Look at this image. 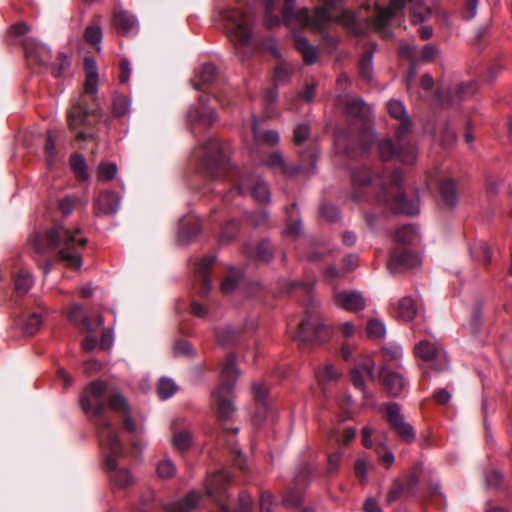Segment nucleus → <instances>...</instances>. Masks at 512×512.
<instances>
[{"instance_id": "f257e3e1", "label": "nucleus", "mask_w": 512, "mask_h": 512, "mask_svg": "<svg viewBox=\"0 0 512 512\" xmlns=\"http://www.w3.org/2000/svg\"><path fill=\"white\" fill-rule=\"evenodd\" d=\"M106 386H89L84 390L81 398L82 409L95 418L99 444L106 455V467L109 470V479L114 487L123 489L133 484L134 479L130 471L117 468L115 456L121 454L122 443L110 421L105 418V389Z\"/></svg>"}, {"instance_id": "f03ea898", "label": "nucleus", "mask_w": 512, "mask_h": 512, "mask_svg": "<svg viewBox=\"0 0 512 512\" xmlns=\"http://www.w3.org/2000/svg\"><path fill=\"white\" fill-rule=\"evenodd\" d=\"M402 174L399 170L389 176L376 175L362 167L352 173V196L355 200L362 199L366 194L376 192L374 202L384 210L393 213L416 215L419 213V200H407L402 192Z\"/></svg>"}, {"instance_id": "7ed1b4c3", "label": "nucleus", "mask_w": 512, "mask_h": 512, "mask_svg": "<svg viewBox=\"0 0 512 512\" xmlns=\"http://www.w3.org/2000/svg\"><path fill=\"white\" fill-rule=\"evenodd\" d=\"M323 6L314 13L306 8L294 10V0H285L282 21L288 27L297 25L323 31L331 22H340L346 26L354 24L352 12L343 9V0H321Z\"/></svg>"}, {"instance_id": "20e7f679", "label": "nucleus", "mask_w": 512, "mask_h": 512, "mask_svg": "<svg viewBox=\"0 0 512 512\" xmlns=\"http://www.w3.org/2000/svg\"><path fill=\"white\" fill-rule=\"evenodd\" d=\"M84 71L86 75L84 92L67 114L69 127L76 132V140L78 141L87 138V134L78 131V129L88 126V116L98 108L95 97L98 87V69L94 59L88 57L84 59Z\"/></svg>"}, {"instance_id": "39448f33", "label": "nucleus", "mask_w": 512, "mask_h": 512, "mask_svg": "<svg viewBox=\"0 0 512 512\" xmlns=\"http://www.w3.org/2000/svg\"><path fill=\"white\" fill-rule=\"evenodd\" d=\"M46 240L51 247H58L59 257L71 268L82 266V251L87 245V239L80 229L70 230L62 226L48 230L44 238H37L35 249L38 253H44L45 249L40 242Z\"/></svg>"}, {"instance_id": "423d86ee", "label": "nucleus", "mask_w": 512, "mask_h": 512, "mask_svg": "<svg viewBox=\"0 0 512 512\" xmlns=\"http://www.w3.org/2000/svg\"><path fill=\"white\" fill-rule=\"evenodd\" d=\"M224 30L236 48L250 44L252 37L253 17L250 13L238 8H229L222 12Z\"/></svg>"}, {"instance_id": "0eeeda50", "label": "nucleus", "mask_w": 512, "mask_h": 512, "mask_svg": "<svg viewBox=\"0 0 512 512\" xmlns=\"http://www.w3.org/2000/svg\"><path fill=\"white\" fill-rule=\"evenodd\" d=\"M197 157L205 173L213 178L224 177L229 170V160L223 145L211 138L196 150Z\"/></svg>"}, {"instance_id": "6e6552de", "label": "nucleus", "mask_w": 512, "mask_h": 512, "mask_svg": "<svg viewBox=\"0 0 512 512\" xmlns=\"http://www.w3.org/2000/svg\"><path fill=\"white\" fill-rule=\"evenodd\" d=\"M410 0H373L368 4L366 10L369 11L366 19L370 22L373 29L379 33L389 25L391 20L400 15Z\"/></svg>"}, {"instance_id": "1a4fd4ad", "label": "nucleus", "mask_w": 512, "mask_h": 512, "mask_svg": "<svg viewBox=\"0 0 512 512\" xmlns=\"http://www.w3.org/2000/svg\"><path fill=\"white\" fill-rule=\"evenodd\" d=\"M229 475L223 471L217 472L208 478L206 484L207 494L214 497L219 503V512H232L226 504L222 501L221 497L226 493V484L229 482ZM239 507L238 510L233 512H251L253 507L252 497L246 492L242 491L238 497Z\"/></svg>"}, {"instance_id": "9d476101", "label": "nucleus", "mask_w": 512, "mask_h": 512, "mask_svg": "<svg viewBox=\"0 0 512 512\" xmlns=\"http://www.w3.org/2000/svg\"><path fill=\"white\" fill-rule=\"evenodd\" d=\"M404 137L397 138L398 148H395L391 139L386 138L378 143L380 157L388 161L396 156L403 164L412 165L417 159V149L414 145L404 142Z\"/></svg>"}, {"instance_id": "9b49d317", "label": "nucleus", "mask_w": 512, "mask_h": 512, "mask_svg": "<svg viewBox=\"0 0 512 512\" xmlns=\"http://www.w3.org/2000/svg\"><path fill=\"white\" fill-rule=\"evenodd\" d=\"M317 154L318 150L316 147L311 148L308 152L301 153L300 157L302 162L304 163L307 160L309 167H305L304 165L302 167H289L286 164L283 155L279 152L270 154L265 160L264 164L276 172L293 176L296 175L300 169L313 171L316 165Z\"/></svg>"}, {"instance_id": "f8f14e48", "label": "nucleus", "mask_w": 512, "mask_h": 512, "mask_svg": "<svg viewBox=\"0 0 512 512\" xmlns=\"http://www.w3.org/2000/svg\"><path fill=\"white\" fill-rule=\"evenodd\" d=\"M417 358L429 363L436 370H442L448 365L445 351L435 342L430 340L419 341L414 348Z\"/></svg>"}, {"instance_id": "ddd939ff", "label": "nucleus", "mask_w": 512, "mask_h": 512, "mask_svg": "<svg viewBox=\"0 0 512 512\" xmlns=\"http://www.w3.org/2000/svg\"><path fill=\"white\" fill-rule=\"evenodd\" d=\"M386 420L404 442L412 443L415 440V430L410 423L405 421L399 404L393 402L386 405Z\"/></svg>"}, {"instance_id": "4468645a", "label": "nucleus", "mask_w": 512, "mask_h": 512, "mask_svg": "<svg viewBox=\"0 0 512 512\" xmlns=\"http://www.w3.org/2000/svg\"><path fill=\"white\" fill-rule=\"evenodd\" d=\"M346 113L349 117L359 120L361 126L367 125L369 107L358 98H351L346 101ZM374 138V132L370 127H365L360 135V141L363 149L367 151L370 148L369 141Z\"/></svg>"}, {"instance_id": "2eb2a0df", "label": "nucleus", "mask_w": 512, "mask_h": 512, "mask_svg": "<svg viewBox=\"0 0 512 512\" xmlns=\"http://www.w3.org/2000/svg\"><path fill=\"white\" fill-rule=\"evenodd\" d=\"M312 467L305 465L295 476L294 486L288 489L283 496V503L288 507H296L303 501L304 488L310 484Z\"/></svg>"}, {"instance_id": "dca6fc26", "label": "nucleus", "mask_w": 512, "mask_h": 512, "mask_svg": "<svg viewBox=\"0 0 512 512\" xmlns=\"http://www.w3.org/2000/svg\"><path fill=\"white\" fill-rule=\"evenodd\" d=\"M211 397L218 417L223 420L230 419L235 412L233 386H217Z\"/></svg>"}, {"instance_id": "f3484780", "label": "nucleus", "mask_w": 512, "mask_h": 512, "mask_svg": "<svg viewBox=\"0 0 512 512\" xmlns=\"http://www.w3.org/2000/svg\"><path fill=\"white\" fill-rule=\"evenodd\" d=\"M420 264L418 254L408 249H397L391 254L387 267L392 274H396L418 267Z\"/></svg>"}, {"instance_id": "a211bd4d", "label": "nucleus", "mask_w": 512, "mask_h": 512, "mask_svg": "<svg viewBox=\"0 0 512 512\" xmlns=\"http://www.w3.org/2000/svg\"><path fill=\"white\" fill-rule=\"evenodd\" d=\"M237 190L239 193L250 191L251 195L261 203H268L270 201V189L262 180L255 179L253 176L242 177L238 183Z\"/></svg>"}, {"instance_id": "6ab92c4d", "label": "nucleus", "mask_w": 512, "mask_h": 512, "mask_svg": "<svg viewBox=\"0 0 512 512\" xmlns=\"http://www.w3.org/2000/svg\"><path fill=\"white\" fill-rule=\"evenodd\" d=\"M334 303L336 306L352 313L362 311L366 306L364 297L361 293L356 291L335 292Z\"/></svg>"}, {"instance_id": "aec40b11", "label": "nucleus", "mask_w": 512, "mask_h": 512, "mask_svg": "<svg viewBox=\"0 0 512 512\" xmlns=\"http://www.w3.org/2000/svg\"><path fill=\"white\" fill-rule=\"evenodd\" d=\"M313 330L315 339L323 342L330 336V328L325 326L319 318L304 319L299 324L297 336L303 340L309 337L308 333Z\"/></svg>"}, {"instance_id": "412c9836", "label": "nucleus", "mask_w": 512, "mask_h": 512, "mask_svg": "<svg viewBox=\"0 0 512 512\" xmlns=\"http://www.w3.org/2000/svg\"><path fill=\"white\" fill-rule=\"evenodd\" d=\"M387 107L390 116L399 121L397 137L400 139L410 133L412 124L403 103L398 100H390Z\"/></svg>"}, {"instance_id": "4be33fe9", "label": "nucleus", "mask_w": 512, "mask_h": 512, "mask_svg": "<svg viewBox=\"0 0 512 512\" xmlns=\"http://www.w3.org/2000/svg\"><path fill=\"white\" fill-rule=\"evenodd\" d=\"M375 364L370 356L363 357L357 366L351 371V381L353 384H365L374 382Z\"/></svg>"}, {"instance_id": "5701e85b", "label": "nucleus", "mask_w": 512, "mask_h": 512, "mask_svg": "<svg viewBox=\"0 0 512 512\" xmlns=\"http://www.w3.org/2000/svg\"><path fill=\"white\" fill-rule=\"evenodd\" d=\"M120 198L111 191L100 192L94 201V211L96 215H112L119 208Z\"/></svg>"}, {"instance_id": "b1692460", "label": "nucleus", "mask_w": 512, "mask_h": 512, "mask_svg": "<svg viewBox=\"0 0 512 512\" xmlns=\"http://www.w3.org/2000/svg\"><path fill=\"white\" fill-rule=\"evenodd\" d=\"M478 90V86L475 82H468L459 85L454 93H448L445 96H440V101L443 106L451 107L458 104L461 100H464L474 95Z\"/></svg>"}, {"instance_id": "393cba45", "label": "nucleus", "mask_w": 512, "mask_h": 512, "mask_svg": "<svg viewBox=\"0 0 512 512\" xmlns=\"http://www.w3.org/2000/svg\"><path fill=\"white\" fill-rule=\"evenodd\" d=\"M257 412L254 416V421L261 423L268 412L270 406L269 389L268 386H253L252 390Z\"/></svg>"}, {"instance_id": "a878e982", "label": "nucleus", "mask_w": 512, "mask_h": 512, "mask_svg": "<svg viewBox=\"0 0 512 512\" xmlns=\"http://www.w3.org/2000/svg\"><path fill=\"white\" fill-rule=\"evenodd\" d=\"M113 24L121 35H134L138 30V24L133 15L119 11L114 14Z\"/></svg>"}, {"instance_id": "bb28decb", "label": "nucleus", "mask_w": 512, "mask_h": 512, "mask_svg": "<svg viewBox=\"0 0 512 512\" xmlns=\"http://www.w3.org/2000/svg\"><path fill=\"white\" fill-rule=\"evenodd\" d=\"M201 494L197 491L189 492L183 499L167 503L166 512H191L199 503Z\"/></svg>"}, {"instance_id": "cd10ccee", "label": "nucleus", "mask_w": 512, "mask_h": 512, "mask_svg": "<svg viewBox=\"0 0 512 512\" xmlns=\"http://www.w3.org/2000/svg\"><path fill=\"white\" fill-rule=\"evenodd\" d=\"M399 55L401 57L407 58L411 61V66L408 71V74L405 78L406 87L408 90L411 89L412 83L414 81V78L417 74L416 71V64L418 63L417 59V49L414 45L409 43H403L399 47Z\"/></svg>"}, {"instance_id": "c85d7f7f", "label": "nucleus", "mask_w": 512, "mask_h": 512, "mask_svg": "<svg viewBox=\"0 0 512 512\" xmlns=\"http://www.w3.org/2000/svg\"><path fill=\"white\" fill-rule=\"evenodd\" d=\"M214 261V257L206 256L199 260V262L196 264L195 273L198 280L200 281L201 294H207L211 288V283L208 278V271L212 267Z\"/></svg>"}, {"instance_id": "c756f323", "label": "nucleus", "mask_w": 512, "mask_h": 512, "mask_svg": "<svg viewBox=\"0 0 512 512\" xmlns=\"http://www.w3.org/2000/svg\"><path fill=\"white\" fill-rule=\"evenodd\" d=\"M241 370L236 363L234 354L227 355L221 369L222 384H235L240 380Z\"/></svg>"}, {"instance_id": "7c9ffc66", "label": "nucleus", "mask_w": 512, "mask_h": 512, "mask_svg": "<svg viewBox=\"0 0 512 512\" xmlns=\"http://www.w3.org/2000/svg\"><path fill=\"white\" fill-rule=\"evenodd\" d=\"M294 45L296 50L302 55L304 62L307 65H312L318 60V52L315 46L311 45L309 41L300 35L294 37Z\"/></svg>"}, {"instance_id": "2f4dec72", "label": "nucleus", "mask_w": 512, "mask_h": 512, "mask_svg": "<svg viewBox=\"0 0 512 512\" xmlns=\"http://www.w3.org/2000/svg\"><path fill=\"white\" fill-rule=\"evenodd\" d=\"M67 318L70 322L80 325L86 333L92 331L91 319L83 314V307L79 304H73L67 311Z\"/></svg>"}, {"instance_id": "473e14b6", "label": "nucleus", "mask_w": 512, "mask_h": 512, "mask_svg": "<svg viewBox=\"0 0 512 512\" xmlns=\"http://www.w3.org/2000/svg\"><path fill=\"white\" fill-rule=\"evenodd\" d=\"M396 309L398 316L406 322L412 321L418 312L415 301L408 296L403 297L398 301Z\"/></svg>"}, {"instance_id": "72a5a7b5", "label": "nucleus", "mask_w": 512, "mask_h": 512, "mask_svg": "<svg viewBox=\"0 0 512 512\" xmlns=\"http://www.w3.org/2000/svg\"><path fill=\"white\" fill-rule=\"evenodd\" d=\"M216 75L217 69L214 64H203L193 81L194 88L200 89L202 85L211 83L216 78Z\"/></svg>"}, {"instance_id": "f704fd0d", "label": "nucleus", "mask_w": 512, "mask_h": 512, "mask_svg": "<svg viewBox=\"0 0 512 512\" xmlns=\"http://www.w3.org/2000/svg\"><path fill=\"white\" fill-rule=\"evenodd\" d=\"M33 284L32 276L28 270L21 268L14 276L15 291L19 296L25 295Z\"/></svg>"}, {"instance_id": "c9c22d12", "label": "nucleus", "mask_w": 512, "mask_h": 512, "mask_svg": "<svg viewBox=\"0 0 512 512\" xmlns=\"http://www.w3.org/2000/svg\"><path fill=\"white\" fill-rule=\"evenodd\" d=\"M440 195L447 206H454L457 203L456 184L452 179H445L440 183Z\"/></svg>"}, {"instance_id": "e433bc0d", "label": "nucleus", "mask_w": 512, "mask_h": 512, "mask_svg": "<svg viewBox=\"0 0 512 512\" xmlns=\"http://www.w3.org/2000/svg\"><path fill=\"white\" fill-rule=\"evenodd\" d=\"M318 384L341 381V374L331 364H325L315 371Z\"/></svg>"}, {"instance_id": "4c0bfd02", "label": "nucleus", "mask_w": 512, "mask_h": 512, "mask_svg": "<svg viewBox=\"0 0 512 512\" xmlns=\"http://www.w3.org/2000/svg\"><path fill=\"white\" fill-rule=\"evenodd\" d=\"M189 119L192 122L204 126H211L216 121L217 117L212 109L203 106L201 110H191L189 112Z\"/></svg>"}, {"instance_id": "58836bf2", "label": "nucleus", "mask_w": 512, "mask_h": 512, "mask_svg": "<svg viewBox=\"0 0 512 512\" xmlns=\"http://www.w3.org/2000/svg\"><path fill=\"white\" fill-rule=\"evenodd\" d=\"M84 38L86 42L97 46V50L100 51V43L103 38V32L98 22H94L88 25L84 32Z\"/></svg>"}, {"instance_id": "ea45409f", "label": "nucleus", "mask_w": 512, "mask_h": 512, "mask_svg": "<svg viewBox=\"0 0 512 512\" xmlns=\"http://www.w3.org/2000/svg\"><path fill=\"white\" fill-rule=\"evenodd\" d=\"M252 132L256 142H263L269 146H274L279 142V134L274 130L266 131L261 134L257 128L255 119L252 124Z\"/></svg>"}, {"instance_id": "a19ab883", "label": "nucleus", "mask_w": 512, "mask_h": 512, "mask_svg": "<svg viewBox=\"0 0 512 512\" xmlns=\"http://www.w3.org/2000/svg\"><path fill=\"white\" fill-rule=\"evenodd\" d=\"M278 2L279 0H265V24L268 28L275 27L281 22V19L274 14Z\"/></svg>"}, {"instance_id": "79ce46f5", "label": "nucleus", "mask_w": 512, "mask_h": 512, "mask_svg": "<svg viewBox=\"0 0 512 512\" xmlns=\"http://www.w3.org/2000/svg\"><path fill=\"white\" fill-rule=\"evenodd\" d=\"M366 332L370 339L380 340L385 336L386 328L378 319H371L367 323Z\"/></svg>"}, {"instance_id": "37998d69", "label": "nucleus", "mask_w": 512, "mask_h": 512, "mask_svg": "<svg viewBox=\"0 0 512 512\" xmlns=\"http://www.w3.org/2000/svg\"><path fill=\"white\" fill-rule=\"evenodd\" d=\"M109 407L117 413L129 414L130 407L127 400L120 394H113L108 398Z\"/></svg>"}, {"instance_id": "c03bdc74", "label": "nucleus", "mask_w": 512, "mask_h": 512, "mask_svg": "<svg viewBox=\"0 0 512 512\" xmlns=\"http://www.w3.org/2000/svg\"><path fill=\"white\" fill-rule=\"evenodd\" d=\"M26 56L31 61L39 59L44 62V54L47 52L43 46H35L33 40L27 39L24 43Z\"/></svg>"}, {"instance_id": "a18cd8bd", "label": "nucleus", "mask_w": 512, "mask_h": 512, "mask_svg": "<svg viewBox=\"0 0 512 512\" xmlns=\"http://www.w3.org/2000/svg\"><path fill=\"white\" fill-rule=\"evenodd\" d=\"M42 325V317L38 313L30 314L24 322L23 330L27 335H35Z\"/></svg>"}, {"instance_id": "49530a36", "label": "nucleus", "mask_w": 512, "mask_h": 512, "mask_svg": "<svg viewBox=\"0 0 512 512\" xmlns=\"http://www.w3.org/2000/svg\"><path fill=\"white\" fill-rule=\"evenodd\" d=\"M192 444V435L188 431H180L174 434L173 445L179 451L187 450Z\"/></svg>"}, {"instance_id": "de8ad7c7", "label": "nucleus", "mask_w": 512, "mask_h": 512, "mask_svg": "<svg viewBox=\"0 0 512 512\" xmlns=\"http://www.w3.org/2000/svg\"><path fill=\"white\" fill-rule=\"evenodd\" d=\"M71 168L78 178L86 179V162L82 155L74 154L70 158Z\"/></svg>"}, {"instance_id": "09e8293b", "label": "nucleus", "mask_w": 512, "mask_h": 512, "mask_svg": "<svg viewBox=\"0 0 512 512\" xmlns=\"http://www.w3.org/2000/svg\"><path fill=\"white\" fill-rule=\"evenodd\" d=\"M117 173V165L112 162L101 163L98 167L97 176L99 180L108 181L113 179Z\"/></svg>"}, {"instance_id": "8fccbe9b", "label": "nucleus", "mask_w": 512, "mask_h": 512, "mask_svg": "<svg viewBox=\"0 0 512 512\" xmlns=\"http://www.w3.org/2000/svg\"><path fill=\"white\" fill-rule=\"evenodd\" d=\"M343 452L335 451L328 455V463L326 473L328 476H334L337 474L341 461H342Z\"/></svg>"}, {"instance_id": "3c124183", "label": "nucleus", "mask_w": 512, "mask_h": 512, "mask_svg": "<svg viewBox=\"0 0 512 512\" xmlns=\"http://www.w3.org/2000/svg\"><path fill=\"white\" fill-rule=\"evenodd\" d=\"M416 236L415 229L412 226H403L395 233V239L399 243H411Z\"/></svg>"}, {"instance_id": "603ef678", "label": "nucleus", "mask_w": 512, "mask_h": 512, "mask_svg": "<svg viewBox=\"0 0 512 512\" xmlns=\"http://www.w3.org/2000/svg\"><path fill=\"white\" fill-rule=\"evenodd\" d=\"M176 473L174 463L169 459L161 460L157 465V474L161 478H171Z\"/></svg>"}, {"instance_id": "864d4df0", "label": "nucleus", "mask_w": 512, "mask_h": 512, "mask_svg": "<svg viewBox=\"0 0 512 512\" xmlns=\"http://www.w3.org/2000/svg\"><path fill=\"white\" fill-rule=\"evenodd\" d=\"M330 436L335 439L338 444L348 445L355 438L356 429L353 427L345 428L342 435H338L337 431H332Z\"/></svg>"}, {"instance_id": "5fc2aeb1", "label": "nucleus", "mask_w": 512, "mask_h": 512, "mask_svg": "<svg viewBox=\"0 0 512 512\" xmlns=\"http://www.w3.org/2000/svg\"><path fill=\"white\" fill-rule=\"evenodd\" d=\"M407 493L403 481L395 479L387 494V502L391 503L403 494Z\"/></svg>"}, {"instance_id": "6e6d98bb", "label": "nucleus", "mask_w": 512, "mask_h": 512, "mask_svg": "<svg viewBox=\"0 0 512 512\" xmlns=\"http://www.w3.org/2000/svg\"><path fill=\"white\" fill-rule=\"evenodd\" d=\"M45 159L48 166H52L56 159V146L55 142L50 133H48L45 147H44Z\"/></svg>"}, {"instance_id": "4d7b16f0", "label": "nucleus", "mask_w": 512, "mask_h": 512, "mask_svg": "<svg viewBox=\"0 0 512 512\" xmlns=\"http://www.w3.org/2000/svg\"><path fill=\"white\" fill-rule=\"evenodd\" d=\"M372 71V54L369 53L362 58L359 65V73L363 79L370 81L372 78Z\"/></svg>"}, {"instance_id": "13d9d810", "label": "nucleus", "mask_w": 512, "mask_h": 512, "mask_svg": "<svg viewBox=\"0 0 512 512\" xmlns=\"http://www.w3.org/2000/svg\"><path fill=\"white\" fill-rule=\"evenodd\" d=\"M129 100L126 96H118L113 102V113L117 117L124 116L129 110Z\"/></svg>"}, {"instance_id": "bf43d9fd", "label": "nucleus", "mask_w": 512, "mask_h": 512, "mask_svg": "<svg viewBox=\"0 0 512 512\" xmlns=\"http://www.w3.org/2000/svg\"><path fill=\"white\" fill-rule=\"evenodd\" d=\"M273 250L270 242L262 241L256 248V257L261 261H269L272 258Z\"/></svg>"}, {"instance_id": "052dcab7", "label": "nucleus", "mask_w": 512, "mask_h": 512, "mask_svg": "<svg viewBox=\"0 0 512 512\" xmlns=\"http://www.w3.org/2000/svg\"><path fill=\"white\" fill-rule=\"evenodd\" d=\"M369 464L364 459H357L354 465V473L356 478L364 483L367 480Z\"/></svg>"}, {"instance_id": "680f3d73", "label": "nucleus", "mask_w": 512, "mask_h": 512, "mask_svg": "<svg viewBox=\"0 0 512 512\" xmlns=\"http://www.w3.org/2000/svg\"><path fill=\"white\" fill-rule=\"evenodd\" d=\"M381 377L383 379V384H403L404 378L403 376L396 371L391 370H383L381 372Z\"/></svg>"}, {"instance_id": "e2e57ef3", "label": "nucleus", "mask_w": 512, "mask_h": 512, "mask_svg": "<svg viewBox=\"0 0 512 512\" xmlns=\"http://www.w3.org/2000/svg\"><path fill=\"white\" fill-rule=\"evenodd\" d=\"M77 199L71 196L59 200L58 207L64 215H70L76 205Z\"/></svg>"}, {"instance_id": "0e129e2a", "label": "nucleus", "mask_w": 512, "mask_h": 512, "mask_svg": "<svg viewBox=\"0 0 512 512\" xmlns=\"http://www.w3.org/2000/svg\"><path fill=\"white\" fill-rule=\"evenodd\" d=\"M274 498L271 492L263 491L260 495V510L261 512H272Z\"/></svg>"}, {"instance_id": "69168bd1", "label": "nucleus", "mask_w": 512, "mask_h": 512, "mask_svg": "<svg viewBox=\"0 0 512 512\" xmlns=\"http://www.w3.org/2000/svg\"><path fill=\"white\" fill-rule=\"evenodd\" d=\"M215 335L222 345L230 343L235 338V334L230 328H219L216 330Z\"/></svg>"}, {"instance_id": "338daca9", "label": "nucleus", "mask_w": 512, "mask_h": 512, "mask_svg": "<svg viewBox=\"0 0 512 512\" xmlns=\"http://www.w3.org/2000/svg\"><path fill=\"white\" fill-rule=\"evenodd\" d=\"M309 131H310V129H309L308 125H306V124L298 125L294 129L293 139H294L295 144L300 145L304 140H306L309 136Z\"/></svg>"}, {"instance_id": "774afa93", "label": "nucleus", "mask_w": 512, "mask_h": 512, "mask_svg": "<svg viewBox=\"0 0 512 512\" xmlns=\"http://www.w3.org/2000/svg\"><path fill=\"white\" fill-rule=\"evenodd\" d=\"M290 75V68L286 64H279L275 68L274 78L276 83L285 82Z\"/></svg>"}]
</instances>
